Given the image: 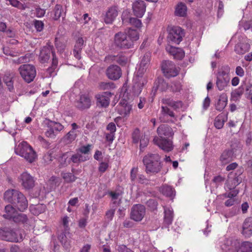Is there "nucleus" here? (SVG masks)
Masks as SVG:
<instances>
[{
	"instance_id": "obj_5",
	"label": "nucleus",
	"mask_w": 252,
	"mask_h": 252,
	"mask_svg": "<svg viewBox=\"0 0 252 252\" xmlns=\"http://www.w3.org/2000/svg\"><path fill=\"white\" fill-rule=\"evenodd\" d=\"M19 71L22 78L28 83L33 80L36 74L35 67L30 64L21 65Z\"/></svg>"
},
{
	"instance_id": "obj_7",
	"label": "nucleus",
	"mask_w": 252,
	"mask_h": 252,
	"mask_svg": "<svg viewBox=\"0 0 252 252\" xmlns=\"http://www.w3.org/2000/svg\"><path fill=\"white\" fill-rule=\"evenodd\" d=\"M185 36L184 30L179 27H173L168 30L167 39L169 42L179 44Z\"/></svg>"
},
{
	"instance_id": "obj_45",
	"label": "nucleus",
	"mask_w": 252,
	"mask_h": 252,
	"mask_svg": "<svg viewBox=\"0 0 252 252\" xmlns=\"http://www.w3.org/2000/svg\"><path fill=\"white\" fill-rule=\"evenodd\" d=\"M77 135L76 132H73V130H70L67 134L64 136V140L66 143H69L75 139Z\"/></svg>"
},
{
	"instance_id": "obj_48",
	"label": "nucleus",
	"mask_w": 252,
	"mask_h": 252,
	"mask_svg": "<svg viewBox=\"0 0 252 252\" xmlns=\"http://www.w3.org/2000/svg\"><path fill=\"white\" fill-rule=\"evenodd\" d=\"M239 152V150L229 149L225 150L222 154L221 158H232L233 157L237 156V153Z\"/></svg>"
},
{
	"instance_id": "obj_12",
	"label": "nucleus",
	"mask_w": 252,
	"mask_h": 252,
	"mask_svg": "<svg viewBox=\"0 0 252 252\" xmlns=\"http://www.w3.org/2000/svg\"><path fill=\"white\" fill-rule=\"evenodd\" d=\"M146 213L145 207L141 204H136L131 209L130 218L136 221H141Z\"/></svg>"
},
{
	"instance_id": "obj_52",
	"label": "nucleus",
	"mask_w": 252,
	"mask_h": 252,
	"mask_svg": "<svg viewBox=\"0 0 252 252\" xmlns=\"http://www.w3.org/2000/svg\"><path fill=\"white\" fill-rule=\"evenodd\" d=\"M149 138L145 134L143 136V137L140 139V149L141 150L142 148L146 147L149 143Z\"/></svg>"
},
{
	"instance_id": "obj_63",
	"label": "nucleus",
	"mask_w": 252,
	"mask_h": 252,
	"mask_svg": "<svg viewBox=\"0 0 252 252\" xmlns=\"http://www.w3.org/2000/svg\"><path fill=\"white\" fill-rule=\"evenodd\" d=\"M183 106V103L181 101H174L171 105V107H172L174 109L177 110L181 108Z\"/></svg>"
},
{
	"instance_id": "obj_46",
	"label": "nucleus",
	"mask_w": 252,
	"mask_h": 252,
	"mask_svg": "<svg viewBox=\"0 0 252 252\" xmlns=\"http://www.w3.org/2000/svg\"><path fill=\"white\" fill-rule=\"evenodd\" d=\"M55 45L58 51L60 53L63 52L64 51L66 46L63 41L58 38L57 37H56L55 39Z\"/></svg>"
},
{
	"instance_id": "obj_57",
	"label": "nucleus",
	"mask_w": 252,
	"mask_h": 252,
	"mask_svg": "<svg viewBox=\"0 0 252 252\" xmlns=\"http://www.w3.org/2000/svg\"><path fill=\"white\" fill-rule=\"evenodd\" d=\"M117 250L119 252H133V251L129 248H128L125 245H118Z\"/></svg>"
},
{
	"instance_id": "obj_28",
	"label": "nucleus",
	"mask_w": 252,
	"mask_h": 252,
	"mask_svg": "<svg viewBox=\"0 0 252 252\" xmlns=\"http://www.w3.org/2000/svg\"><path fill=\"white\" fill-rule=\"evenodd\" d=\"M84 40L82 37H79L77 40L73 50L74 56L79 60L81 58V52L84 45Z\"/></svg>"
},
{
	"instance_id": "obj_56",
	"label": "nucleus",
	"mask_w": 252,
	"mask_h": 252,
	"mask_svg": "<svg viewBox=\"0 0 252 252\" xmlns=\"http://www.w3.org/2000/svg\"><path fill=\"white\" fill-rule=\"evenodd\" d=\"M34 26L37 32H41L44 28V23L41 21L35 20L34 21Z\"/></svg>"
},
{
	"instance_id": "obj_39",
	"label": "nucleus",
	"mask_w": 252,
	"mask_h": 252,
	"mask_svg": "<svg viewBox=\"0 0 252 252\" xmlns=\"http://www.w3.org/2000/svg\"><path fill=\"white\" fill-rule=\"evenodd\" d=\"M144 135L145 134L141 132L138 128L134 129L131 133L133 143L137 144L140 140V139H141Z\"/></svg>"
},
{
	"instance_id": "obj_15",
	"label": "nucleus",
	"mask_w": 252,
	"mask_h": 252,
	"mask_svg": "<svg viewBox=\"0 0 252 252\" xmlns=\"http://www.w3.org/2000/svg\"><path fill=\"white\" fill-rule=\"evenodd\" d=\"M75 106L78 109L83 110L89 109L91 106V99L88 94H82L75 101Z\"/></svg>"
},
{
	"instance_id": "obj_31",
	"label": "nucleus",
	"mask_w": 252,
	"mask_h": 252,
	"mask_svg": "<svg viewBox=\"0 0 252 252\" xmlns=\"http://www.w3.org/2000/svg\"><path fill=\"white\" fill-rule=\"evenodd\" d=\"M150 63V59L148 55H145L142 58L140 63L137 73L139 76H142L148 68Z\"/></svg>"
},
{
	"instance_id": "obj_50",
	"label": "nucleus",
	"mask_w": 252,
	"mask_h": 252,
	"mask_svg": "<svg viewBox=\"0 0 252 252\" xmlns=\"http://www.w3.org/2000/svg\"><path fill=\"white\" fill-rule=\"evenodd\" d=\"M45 206L42 204L37 205L31 209L32 213L34 215H37L45 211Z\"/></svg>"
},
{
	"instance_id": "obj_11",
	"label": "nucleus",
	"mask_w": 252,
	"mask_h": 252,
	"mask_svg": "<svg viewBox=\"0 0 252 252\" xmlns=\"http://www.w3.org/2000/svg\"><path fill=\"white\" fill-rule=\"evenodd\" d=\"M162 70L164 75L168 78L176 76L178 74V70L174 63L171 61H165L162 63Z\"/></svg>"
},
{
	"instance_id": "obj_14",
	"label": "nucleus",
	"mask_w": 252,
	"mask_h": 252,
	"mask_svg": "<svg viewBox=\"0 0 252 252\" xmlns=\"http://www.w3.org/2000/svg\"><path fill=\"white\" fill-rule=\"evenodd\" d=\"M143 162L147 173H158L160 170V162L156 158H143Z\"/></svg>"
},
{
	"instance_id": "obj_40",
	"label": "nucleus",
	"mask_w": 252,
	"mask_h": 252,
	"mask_svg": "<svg viewBox=\"0 0 252 252\" xmlns=\"http://www.w3.org/2000/svg\"><path fill=\"white\" fill-rule=\"evenodd\" d=\"M65 15V13L63 12V6L60 4H56L54 9V16L53 18L55 20H58L61 17Z\"/></svg>"
},
{
	"instance_id": "obj_25",
	"label": "nucleus",
	"mask_w": 252,
	"mask_h": 252,
	"mask_svg": "<svg viewBox=\"0 0 252 252\" xmlns=\"http://www.w3.org/2000/svg\"><path fill=\"white\" fill-rule=\"evenodd\" d=\"M164 220L163 225L168 227L172 222L174 214L173 210L170 207H164Z\"/></svg>"
},
{
	"instance_id": "obj_49",
	"label": "nucleus",
	"mask_w": 252,
	"mask_h": 252,
	"mask_svg": "<svg viewBox=\"0 0 252 252\" xmlns=\"http://www.w3.org/2000/svg\"><path fill=\"white\" fill-rule=\"evenodd\" d=\"M244 89L242 87L235 90L231 94V96L234 100H238L244 93Z\"/></svg>"
},
{
	"instance_id": "obj_44",
	"label": "nucleus",
	"mask_w": 252,
	"mask_h": 252,
	"mask_svg": "<svg viewBox=\"0 0 252 252\" xmlns=\"http://www.w3.org/2000/svg\"><path fill=\"white\" fill-rule=\"evenodd\" d=\"M99 89L101 90H109L115 88V84L113 82H101L99 83Z\"/></svg>"
},
{
	"instance_id": "obj_32",
	"label": "nucleus",
	"mask_w": 252,
	"mask_h": 252,
	"mask_svg": "<svg viewBox=\"0 0 252 252\" xmlns=\"http://www.w3.org/2000/svg\"><path fill=\"white\" fill-rule=\"evenodd\" d=\"M230 79L216 77V85L218 89L221 91L225 89L229 85Z\"/></svg>"
},
{
	"instance_id": "obj_41",
	"label": "nucleus",
	"mask_w": 252,
	"mask_h": 252,
	"mask_svg": "<svg viewBox=\"0 0 252 252\" xmlns=\"http://www.w3.org/2000/svg\"><path fill=\"white\" fill-rule=\"evenodd\" d=\"M239 247L237 252H252V243L251 242H244Z\"/></svg>"
},
{
	"instance_id": "obj_27",
	"label": "nucleus",
	"mask_w": 252,
	"mask_h": 252,
	"mask_svg": "<svg viewBox=\"0 0 252 252\" xmlns=\"http://www.w3.org/2000/svg\"><path fill=\"white\" fill-rule=\"evenodd\" d=\"M166 50L177 60H182L185 56L184 51L180 48L170 46L166 47Z\"/></svg>"
},
{
	"instance_id": "obj_58",
	"label": "nucleus",
	"mask_w": 252,
	"mask_h": 252,
	"mask_svg": "<svg viewBox=\"0 0 252 252\" xmlns=\"http://www.w3.org/2000/svg\"><path fill=\"white\" fill-rule=\"evenodd\" d=\"M138 172V168L133 167L130 171V179L132 182H135L137 179V174Z\"/></svg>"
},
{
	"instance_id": "obj_54",
	"label": "nucleus",
	"mask_w": 252,
	"mask_h": 252,
	"mask_svg": "<svg viewBox=\"0 0 252 252\" xmlns=\"http://www.w3.org/2000/svg\"><path fill=\"white\" fill-rule=\"evenodd\" d=\"M129 23L131 25L135 26L136 28H140L142 25L141 20L137 19L136 18H130L129 19Z\"/></svg>"
},
{
	"instance_id": "obj_17",
	"label": "nucleus",
	"mask_w": 252,
	"mask_h": 252,
	"mask_svg": "<svg viewBox=\"0 0 252 252\" xmlns=\"http://www.w3.org/2000/svg\"><path fill=\"white\" fill-rule=\"evenodd\" d=\"M112 94L109 92H104L95 95L97 105L99 106L106 107L110 103V98Z\"/></svg>"
},
{
	"instance_id": "obj_38",
	"label": "nucleus",
	"mask_w": 252,
	"mask_h": 252,
	"mask_svg": "<svg viewBox=\"0 0 252 252\" xmlns=\"http://www.w3.org/2000/svg\"><path fill=\"white\" fill-rule=\"evenodd\" d=\"M128 38L132 42V46H133V42L139 39V35L138 31L136 30L132 29L131 28L128 29L126 31Z\"/></svg>"
},
{
	"instance_id": "obj_29",
	"label": "nucleus",
	"mask_w": 252,
	"mask_h": 252,
	"mask_svg": "<svg viewBox=\"0 0 252 252\" xmlns=\"http://www.w3.org/2000/svg\"><path fill=\"white\" fill-rule=\"evenodd\" d=\"M168 88V83L162 78H158L155 82L153 89L155 91L159 90L160 92H164Z\"/></svg>"
},
{
	"instance_id": "obj_62",
	"label": "nucleus",
	"mask_w": 252,
	"mask_h": 252,
	"mask_svg": "<svg viewBox=\"0 0 252 252\" xmlns=\"http://www.w3.org/2000/svg\"><path fill=\"white\" fill-rule=\"evenodd\" d=\"M239 191L237 189H233L232 191H230L228 193H225L224 194V196L225 197H228L229 198H233V197H235L238 194Z\"/></svg>"
},
{
	"instance_id": "obj_61",
	"label": "nucleus",
	"mask_w": 252,
	"mask_h": 252,
	"mask_svg": "<svg viewBox=\"0 0 252 252\" xmlns=\"http://www.w3.org/2000/svg\"><path fill=\"white\" fill-rule=\"evenodd\" d=\"M92 145L88 144L86 146H83L80 148L79 151L83 154H88L91 150Z\"/></svg>"
},
{
	"instance_id": "obj_23",
	"label": "nucleus",
	"mask_w": 252,
	"mask_h": 252,
	"mask_svg": "<svg viewBox=\"0 0 252 252\" xmlns=\"http://www.w3.org/2000/svg\"><path fill=\"white\" fill-rule=\"evenodd\" d=\"M106 59L112 62H115L121 65H125L128 61L127 58L122 53L117 55H110L106 57Z\"/></svg>"
},
{
	"instance_id": "obj_4",
	"label": "nucleus",
	"mask_w": 252,
	"mask_h": 252,
	"mask_svg": "<svg viewBox=\"0 0 252 252\" xmlns=\"http://www.w3.org/2000/svg\"><path fill=\"white\" fill-rule=\"evenodd\" d=\"M114 43L116 47L121 49L132 48V42L128 38L126 31L118 32L115 34Z\"/></svg>"
},
{
	"instance_id": "obj_26",
	"label": "nucleus",
	"mask_w": 252,
	"mask_h": 252,
	"mask_svg": "<svg viewBox=\"0 0 252 252\" xmlns=\"http://www.w3.org/2000/svg\"><path fill=\"white\" fill-rule=\"evenodd\" d=\"M242 234L246 237H250L252 235V218L245 219L243 225Z\"/></svg>"
},
{
	"instance_id": "obj_10",
	"label": "nucleus",
	"mask_w": 252,
	"mask_h": 252,
	"mask_svg": "<svg viewBox=\"0 0 252 252\" xmlns=\"http://www.w3.org/2000/svg\"><path fill=\"white\" fill-rule=\"evenodd\" d=\"M242 172L240 171L239 174L230 172L224 185V188L226 190H231L234 189L235 187L240 184L242 182V178L240 175Z\"/></svg>"
},
{
	"instance_id": "obj_20",
	"label": "nucleus",
	"mask_w": 252,
	"mask_h": 252,
	"mask_svg": "<svg viewBox=\"0 0 252 252\" xmlns=\"http://www.w3.org/2000/svg\"><path fill=\"white\" fill-rule=\"evenodd\" d=\"M17 207L20 211L25 210L28 207V201L25 196L21 192H19L18 196L14 200L13 204Z\"/></svg>"
},
{
	"instance_id": "obj_8",
	"label": "nucleus",
	"mask_w": 252,
	"mask_h": 252,
	"mask_svg": "<svg viewBox=\"0 0 252 252\" xmlns=\"http://www.w3.org/2000/svg\"><path fill=\"white\" fill-rule=\"evenodd\" d=\"M44 124L47 126L48 129L45 132L46 135L50 138H55L56 135L63 129V126L59 123L46 119Z\"/></svg>"
},
{
	"instance_id": "obj_55",
	"label": "nucleus",
	"mask_w": 252,
	"mask_h": 252,
	"mask_svg": "<svg viewBox=\"0 0 252 252\" xmlns=\"http://www.w3.org/2000/svg\"><path fill=\"white\" fill-rule=\"evenodd\" d=\"M181 89V85L179 82H173L170 86V90L173 92H179Z\"/></svg>"
},
{
	"instance_id": "obj_36",
	"label": "nucleus",
	"mask_w": 252,
	"mask_h": 252,
	"mask_svg": "<svg viewBox=\"0 0 252 252\" xmlns=\"http://www.w3.org/2000/svg\"><path fill=\"white\" fill-rule=\"evenodd\" d=\"M17 213L12 206L8 205L5 207V213L3 215V217L6 219H13Z\"/></svg>"
},
{
	"instance_id": "obj_24",
	"label": "nucleus",
	"mask_w": 252,
	"mask_h": 252,
	"mask_svg": "<svg viewBox=\"0 0 252 252\" xmlns=\"http://www.w3.org/2000/svg\"><path fill=\"white\" fill-rule=\"evenodd\" d=\"M118 15V11L116 7H111L107 10L104 20L106 24H111Z\"/></svg>"
},
{
	"instance_id": "obj_42",
	"label": "nucleus",
	"mask_w": 252,
	"mask_h": 252,
	"mask_svg": "<svg viewBox=\"0 0 252 252\" xmlns=\"http://www.w3.org/2000/svg\"><path fill=\"white\" fill-rule=\"evenodd\" d=\"M160 192L166 196L171 197L174 195V190L170 186L167 185L163 186L160 189Z\"/></svg>"
},
{
	"instance_id": "obj_22",
	"label": "nucleus",
	"mask_w": 252,
	"mask_h": 252,
	"mask_svg": "<svg viewBox=\"0 0 252 252\" xmlns=\"http://www.w3.org/2000/svg\"><path fill=\"white\" fill-rule=\"evenodd\" d=\"M250 45L247 41L246 38H242L241 41L236 44L235 46V52L239 55H243L249 51Z\"/></svg>"
},
{
	"instance_id": "obj_35",
	"label": "nucleus",
	"mask_w": 252,
	"mask_h": 252,
	"mask_svg": "<svg viewBox=\"0 0 252 252\" xmlns=\"http://www.w3.org/2000/svg\"><path fill=\"white\" fill-rule=\"evenodd\" d=\"M187 7L183 2L179 3L175 8V14L180 17H184L186 15Z\"/></svg>"
},
{
	"instance_id": "obj_51",
	"label": "nucleus",
	"mask_w": 252,
	"mask_h": 252,
	"mask_svg": "<svg viewBox=\"0 0 252 252\" xmlns=\"http://www.w3.org/2000/svg\"><path fill=\"white\" fill-rule=\"evenodd\" d=\"M63 178L66 183H70L75 181L76 177L70 173H63L62 174Z\"/></svg>"
},
{
	"instance_id": "obj_53",
	"label": "nucleus",
	"mask_w": 252,
	"mask_h": 252,
	"mask_svg": "<svg viewBox=\"0 0 252 252\" xmlns=\"http://www.w3.org/2000/svg\"><path fill=\"white\" fill-rule=\"evenodd\" d=\"M147 206L153 211L156 210L158 206V202L155 199H149L147 202Z\"/></svg>"
},
{
	"instance_id": "obj_19",
	"label": "nucleus",
	"mask_w": 252,
	"mask_h": 252,
	"mask_svg": "<svg viewBox=\"0 0 252 252\" xmlns=\"http://www.w3.org/2000/svg\"><path fill=\"white\" fill-rule=\"evenodd\" d=\"M134 14L137 17L141 18L146 11V4L142 0H136L132 4Z\"/></svg>"
},
{
	"instance_id": "obj_6",
	"label": "nucleus",
	"mask_w": 252,
	"mask_h": 252,
	"mask_svg": "<svg viewBox=\"0 0 252 252\" xmlns=\"http://www.w3.org/2000/svg\"><path fill=\"white\" fill-rule=\"evenodd\" d=\"M15 152L17 155L22 158H36L37 157L36 152L25 141H23L15 147Z\"/></svg>"
},
{
	"instance_id": "obj_16",
	"label": "nucleus",
	"mask_w": 252,
	"mask_h": 252,
	"mask_svg": "<svg viewBox=\"0 0 252 252\" xmlns=\"http://www.w3.org/2000/svg\"><path fill=\"white\" fill-rule=\"evenodd\" d=\"M13 220L17 223L23 224L24 226L29 227L34 225V220L32 218H29L26 214L18 213L14 216Z\"/></svg>"
},
{
	"instance_id": "obj_33",
	"label": "nucleus",
	"mask_w": 252,
	"mask_h": 252,
	"mask_svg": "<svg viewBox=\"0 0 252 252\" xmlns=\"http://www.w3.org/2000/svg\"><path fill=\"white\" fill-rule=\"evenodd\" d=\"M230 68L228 65H223L218 69L216 77L230 79Z\"/></svg>"
},
{
	"instance_id": "obj_64",
	"label": "nucleus",
	"mask_w": 252,
	"mask_h": 252,
	"mask_svg": "<svg viewBox=\"0 0 252 252\" xmlns=\"http://www.w3.org/2000/svg\"><path fill=\"white\" fill-rule=\"evenodd\" d=\"M235 73L238 76L240 77H243L245 74L244 69L240 66L236 67Z\"/></svg>"
},
{
	"instance_id": "obj_3",
	"label": "nucleus",
	"mask_w": 252,
	"mask_h": 252,
	"mask_svg": "<svg viewBox=\"0 0 252 252\" xmlns=\"http://www.w3.org/2000/svg\"><path fill=\"white\" fill-rule=\"evenodd\" d=\"M52 54V66L51 68L48 69L49 73H51L52 70L56 68L58 64V60L55 56V53L52 51V47L51 46H46L42 47L40 50L39 55V59L41 63H45L48 61L51 57Z\"/></svg>"
},
{
	"instance_id": "obj_37",
	"label": "nucleus",
	"mask_w": 252,
	"mask_h": 252,
	"mask_svg": "<svg viewBox=\"0 0 252 252\" xmlns=\"http://www.w3.org/2000/svg\"><path fill=\"white\" fill-rule=\"evenodd\" d=\"M227 101V98L225 94H222L216 104V109L221 111L226 106Z\"/></svg>"
},
{
	"instance_id": "obj_2",
	"label": "nucleus",
	"mask_w": 252,
	"mask_h": 252,
	"mask_svg": "<svg viewBox=\"0 0 252 252\" xmlns=\"http://www.w3.org/2000/svg\"><path fill=\"white\" fill-rule=\"evenodd\" d=\"M24 238L22 230L12 229L8 227L0 228V239L11 242H21Z\"/></svg>"
},
{
	"instance_id": "obj_13",
	"label": "nucleus",
	"mask_w": 252,
	"mask_h": 252,
	"mask_svg": "<svg viewBox=\"0 0 252 252\" xmlns=\"http://www.w3.org/2000/svg\"><path fill=\"white\" fill-rule=\"evenodd\" d=\"M159 118L163 123H173L176 120L174 113L166 106H161Z\"/></svg>"
},
{
	"instance_id": "obj_60",
	"label": "nucleus",
	"mask_w": 252,
	"mask_h": 252,
	"mask_svg": "<svg viewBox=\"0 0 252 252\" xmlns=\"http://www.w3.org/2000/svg\"><path fill=\"white\" fill-rule=\"evenodd\" d=\"M7 79H8V81H7L6 78H4L3 80L4 83L6 84V86L8 87V90L10 91H12L13 89V81L12 80L11 77H7Z\"/></svg>"
},
{
	"instance_id": "obj_9",
	"label": "nucleus",
	"mask_w": 252,
	"mask_h": 252,
	"mask_svg": "<svg viewBox=\"0 0 252 252\" xmlns=\"http://www.w3.org/2000/svg\"><path fill=\"white\" fill-rule=\"evenodd\" d=\"M220 243V247L221 249L228 252L237 251V248L240 246L239 241L233 237L222 238Z\"/></svg>"
},
{
	"instance_id": "obj_59",
	"label": "nucleus",
	"mask_w": 252,
	"mask_h": 252,
	"mask_svg": "<svg viewBox=\"0 0 252 252\" xmlns=\"http://www.w3.org/2000/svg\"><path fill=\"white\" fill-rule=\"evenodd\" d=\"M58 238L60 242L62 243V244L65 247L67 248L68 243L67 242L66 236L65 234L63 233L59 236Z\"/></svg>"
},
{
	"instance_id": "obj_18",
	"label": "nucleus",
	"mask_w": 252,
	"mask_h": 252,
	"mask_svg": "<svg viewBox=\"0 0 252 252\" xmlns=\"http://www.w3.org/2000/svg\"><path fill=\"white\" fill-rule=\"evenodd\" d=\"M106 75L111 80H116L122 76L121 68L117 65H111L106 69Z\"/></svg>"
},
{
	"instance_id": "obj_21",
	"label": "nucleus",
	"mask_w": 252,
	"mask_h": 252,
	"mask_svg": "<svg viewBox=\"0 0 252 252\" xmlns=\"http://www.w3.org/2000/svg\"><path fill=\"white\" fill-rule=\"evenodd\" d=\"M20 179L23 187L26 189H30L34 186V181L32 176L27 172H24L21 175Z\"/></svg>"
},
{
	"instance_id": "obj_1",
	"label": "nucleus",
	"mask_w": 252,
	"mask_h": 252,
	"mask_svg": "<svg viewBox=\"0 0 252 252\" xmlns=\"http://www.w3.org/2000/svg\"><path fill=\"white\" fill-rule=\"evenodd\" d=\"M159 137H155L153 141L160 148L166 152H169L173 149L172 142L167 137L173 135L172 128L167 125H161L157 129Z\"/></svg>"
},
{
	"instance_id": "obj_30",
	"label": "nucleus",
	"mask_w": 252,
	"mask_h": 252,
	"mask_svg": "<svg viewBox=\"0 0 252 252\" xmlns=\"http://www.w3.org/2000/svg\"><path fill=\"white\" fill-rule=\"evenodd\" d=\"M19 192V191L16 189L7 190L4 194V199L13 204L14 200L18 196Z\"/></svg>"
},
{
	"instance_id": "obj_43",
	"label": "nucleus",
	"mask_w": 252,
	"mask_h": 252,
	"mask_svg": "<svg viewBox=\"0 0 252 252\" xmlns=\"http://www.w3.org/2000/svg\"><path fill=\"white\" fill-rule=\"evenodd\" d=\"M108 194L111 196L113 204L117 206L121 204L122 199L119 197L121 195L119 192L110 191Z\"/></svg>"
},
{
	"instance_id": "obj_34",
	"label": "nucleus",
	"mask_w": 252,
	"mask_h": 252,
	"mask_svg": "<svg viewBox=\"0 0 252 252\" xmlns=\"http://www.w3.org/2000/svg\"><path fill=\"white\" fill-rule=\"evenodd\" d=\"M227 114L223 113L219 114L215 119V126L218 129L221 128L224 125V122L227 121Z\"/></svg>"
},
{
	"instance_id": "obj_47",
	"label": "nucleus",
	"mask_w": 252,
	"mask_h": 252,
	"mask_svg": "<svg viewBox=\"0 0 252 252\" xmlns=\"http://www.w3.org/2000/svg\"><path fill=\"white\" fill-rule=\"evenodd\" d=\"M70 221V219L67 216H64L62 219V224L65 233H69L70 230L69 222Z\"/></svg>"
}]
</instances>
